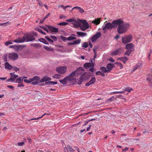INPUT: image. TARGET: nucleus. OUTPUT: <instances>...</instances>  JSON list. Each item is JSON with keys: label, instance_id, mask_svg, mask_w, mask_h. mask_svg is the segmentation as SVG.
Returning a JSON list of instances; mask_svg holds the SVG:
<instances>
[{"label": "nucleus", "instance_id": "f257e3e1", "mask_svg": "<svg viewBox=\"0 0 152 152\" xmlns=\"http://www.w3.org/2000/svg\"><path fill=\"white\" fill-rule=\"evenodd\" d=\"M118 23H117V27L118 26L117 31L119 34L126 33L130 27L129 24L124 22L122 20L119 19L117 20Z\"/></svg>", "mask_w": 152, "mask_h": 152}, {"label": "nucleus", "instance_id": "f03ea898", "mask_svg": "<svg viewBox=\"0 0 152 152\" xmlns=\"http://www.w3.org/2000/svg\"><path fill=\"white\" fill-rule=\"evenodd\" d=\"M117 20H114L112 23H107L105 24L104 26L102 28V30L106 32L107 29H110L117 27V23H118Z\"/></svg>", "mask_w": 152, "mask_h": 152}, {"label": "nucleus", "instance_id": "7ed1b4c3", "mask_svg": "<svg viewBox=\"0 0 152 152\" xmlns=\"http://www.w3.org/2000/svg\"><path fill=\"white\" fill-rule=\"evenodd\" d=\"M75 72H72L68 76L65 77L63 80H60L59 81L63 84H66L67 83V81H71L73 79V76Z\"/></svg>", "mask_w": 152, "mask_h": 152}, {"label": "nucleus", "instance_id": "20e7f679", "mask_svg": "<svg viewBox=\"0 0 152 152\" xmlns=\"http://www.w3.org/2000/svg\"><path fill=\"white\" fill-rule=\"evenodd\" d=\"M94 64L93 63L92 61H91V63H86L84 64L83 66L86 69H88L90 67H92L89 69V71L91 72L94 71Z\"/></svg>", "mask_w": 152, "mask_h": 152}, {"label": "nucleus", "instance_id": "39448f33", "mask_svg": "<svg viewBox=\"0 0 152 152\" xmlns=\"http://www.w3.org/2000/svg\"><path fill=\"white\" fill-rule=\"evenodd\" d=\"M132 38V36L130 35H126L122 37V42L124 43H127L130 42Z\"/></svg>", "mask_w": 152, "mask_h": 152}, {"label": "nucleus", "instance_id": "423d86ee", "mask_svg": "<svg viewBox=\"0 0 152 152\" xmlns=\"http://www.w3.org/2000/svg\"><path fill=\"white\" fill-rule=\"evenodd\" d=\"M66 67L65 66H60L56 68V71L58 73L63 74L66 71Z\"/></svg>", "mask_w": 152, "mask_h": 152}, {"label": "nucleus", "instance_id": "0eeeda50", "mask_svg": "<svg viewBox=\"0 0 152 152\" xmlns=\"http://www.w3.org/2000/svg\"><path fill=\"white\" fill-rule=\"evenodd\" d=\"M18 56L17 53H12L9 54L8 57L11 59L15 61L18 58Z\"/></svg>", "mask_w": 152, "mask_h": 152}, {"label": "nucleus", "instance_id": "6e6552de", "mask_svg": "<svg viewBox=\"0 0 152 152\" xmlns=\"http://www.w3.org/2000/svg\"><path fill=\"white\" fill-rule=\"evenodd\" d=\"M123 52V50L121 48H119L113 51L111 53L112 56H115L119 55Z\"/></svg>", "mask_w": 152, "mask_h": 152}, {"label": "nucleus", "instance_id": "1a4fd4ad", "mask_svg": "<svg viewBox=\"0 0 152 152\" xmlns=\"http://www.w3.org/2000/svg\"><path fill=\"white\" fill-rule=\"evenodd\" d=\"M24 42L32 41L35 39V38L33 36H24Z\"/></svg>", "mask_w": 152, "mask_h": 152}, {"label": "nucleus", "instance_id": "9d476101", "mask_svg": "<svg viewBox=\"0 0 152 152\" xmlns=\"http://www.w3.org/2000/svg\"><path fill=\"white\" fill-rule=\"evenodd\" d=\"M101 35V34L100 32H98L95 35L93 36L91 38V40L92 42H94L98 38H99Z\"/></svg>", "mask_w": 152, "mask_h": 152}, {"label": "nucleus", "instance_id": "9b49d317", "mask_svg": "<svg viewBox=\"0 0 152 152\" xmlns=\"http://www.w3.org/2000/svg\"><path fill=\"white\" fill-rule=\"evenodd\" d=\"M134 48V45L131 43L127 44L126 45L125 48H126L128 50H132V51L133 50Z\"/></svg>", "mask_w": 152, "mask_h": 152}, {"label": "nucleus", "instance_id": "f8f14e48", "mask_svg": "<svg viewBox=\"0 0 152 152\" xmlns=\"http://www.w3.org/2000/svg\"><path fill=\"white\" fill-rule=\"evenodd\" d=\"M78 20V21H77L75 19L73 22L72 23V24H73V26L77 27L80 26L81 23L80 21L81 20Z\"/></svg>", "mask_w": 152, "mask_h": 152}, {"label": "nucleus", "instance_id": "ddd939ff", "mask_svg": "<svg viewBox=\"0 0 152 152\" xmlns=\"http://www.w3.org/2000/svg\"><path fill=\"white\" fill-rule=\"evenodd\" d=\"M10 75L11 76V77L7 80L8 81H13L14 82L15 79L18 77V75H13V73H10Z\"/></svg>", "mask_w": 152, "mask_h": 152}, {"label": "nucleus", "instance_id": "4468645a", "mask_svg": "<svg viewBox=\"0 0 152 152\" xmlns=\"http://www.w3.org/2000/svg\"><path fill=\"white\" fill-rule=\"evenodd\" d=\"M96 79L95 77H92L91 80L88 82L86 83L85 85L86 86H88L90 85L94 84L96 81Z\"/></svg>", "mask_w": 152, "mask_h": 152}, {"label": "nucleus", "instance_id": "2eb2a0df", "mask_svg": "<svg viewBox=\"0 0 152 152\" xmlns=\"http://www.w3.org/2000/svg\"><path fill=\"white\" fill-rule=\"evenodd\" d=\"M15 43H22L24 42V36L22 38L18 37L17 39L14 40H12Z\"/></svg>", "mask_w": 152, "mask_h": 152}, {"label": "nucleus", "instance_id": "dca6fc26", "mask_svg": "<svg viewBox=\"0 0 152 152\" xmlns=\"http://www.w3.org/2000/svg\"><path fill=\"white\" fill-rule=\"evenodd\" d=\"M47 26L49 29L50 30L51 32H57L58 31V28H56L50 26Z\"/></svg>", "mask_w": 152, "mask_h": 152}, {"label": "nucleus", "instance_id": "f3484780", "mask_svg": "<svg viewBox=\"0 0 152 152\" xmlns=\"http://www.w3.org/2000/svg\"><path fill=\"white\" fill-rule=\"evenodd\" d=\"M81 23H82L83 25L81 26H83L86 28H89V24L86 20H81L80 21Z\"/></svg>", "mask_w": 152, "mask_h": 152}, {"label": "nucleus", "instance_id": "a211bd4d", "mask_svg": "<svg viewBox=\"0 0 152 152\" xmlns=\"http://www.w3.org/2000/svg\"><path fill=\"white\" fill-rule=\"evenodd\" d=\"M26 77H18V79H17L15 82L16 83H22L23 82V79L24 78H26Z\"/></svg>", "mask_w": 152, "mask_h": 152}, {"label": "nucleus", "instance_id": "6ab92c4d", "mask_svg": "<svg viewBox=\"0 0 152 152\" xmlns=\"http://www.w3.org/2000/svg\"><path fill=\"white\" fill-rule=\"evenodd\" d=\"M77 34L78 37H83L84 36H86L87 35V34L86 33L80 31H77Z\"/></svg>", "mask_w": 152, "mask_h": 152}, {"label": "nucleus", "instance_id": "aec40b11", "mask_svg": "<svg viewBox=\"0 0 152 152\" xmlns=\"http://www.w3.org/2000/svg\"><path fill=\"white\" fill-rule=\"evenodd\" d=\"M51 80V78L50 77H45L41 79L40 82L41 83L46 82L47 81H50Z\"/></svg>", "mask_w": 152, "mask_h": 152}, {"label": "nucleus", "instance_id": "412c9836", "mask_svg": "<svg viewBox=\"0 0 152 152\" xmlns=\"http://www.w3.org/2000/svg\"><path fill=\"white\" fill-rule=\"evenodd\" d=\"M100 18H97L94 20L93 21H92V22L94 23L95 25H97L99 24L100 22Z\"/></svg>", "mask_w": 152, "mask_h": 152}, {"label": "nucleus", "instance_id": "4be33fe9", "mask_svg": "<svg viewBox=\"0 0 152 152\" xmlns=\"http://www.w3.org/2000/svg\"><path fill=\"white\" fill-rule=\"evenodd\" d=\"M82 69V68H80L77 69L75 72H75L73 77L75 76V74H77L78 75H80L82 73L81 70Z\"/></svg>", "mask_w": 152, "mask_h": 152}, {"label": "nucleus", "instance_id": "5701e85b", "mask_svg": "<svg viewBox=\"0 0 152 152\" xmlns=\"http://www.w3.org/2000/svg\"><path fill=\"white\" fill-rule=\"evenodd\" d=\"M101 71L103 73L110 72V70H107L104 66H102L100 68Z\"/></svg>", "mask_w": 152, "mask_h": 152}, {"label": "nucleus", "instance_id": "b1692460", "mask_svg": "<svg viewBox=\"0 0 152 152\" xmlns=\"http://www.w3.org/2000/svg\"><path fill=\"white\" fill-rule=\"evenodd\" d=\"M5 67L6 68L10 70L13 68V66L7 62L5 63Z\"/></svg>", "mask_w": 152, "mask_h": 152}, {"label": "nucleus", "instance_id": "393cba45", "mask_svg": "<svg viewBox=\"0 0 152 152\" xmlns=\"http://www.w3.org/2000/svg\"><path fill=\"white\" fill-rule=\"evenodd\" d=\"M114 64L111 63L108 64L107 66V70H110H110L112 69L114 66Z\"/></svg>", "mask_w": 152, "mask_h": 152}, {"label": "nucleus", "instance_id": "a878e982", "mask_svg": "<svg viewBox=\"0 0 152 152\" xmlns=\"http://www.w3.org/2000/svg\"><path fill=\"white\" fill-rule=\"evenodd\" d=\"M121 61L124 64H125L126 61L128 60V58L126 56L121 57L120 58Z\"/></svg>", "mask_w": 152, "mask_h": 152}, {"label": "nucleus", "instance_id": "bb28decb", "mask_svg": "<svg viewBox=\"0 0 152 152\" xmlns=\"http://www.w3.org/2000/svg\"><path fill=\"white\" fill-rule=\"evenodd\" d=\"M57 83V82L49 81L45 83V84L46 85H53L55 84H56Z\"/></svg>", "mask_w": 152, "mask_h": 152}, {"label": "nucleus", "instance_id": "cd10ccee", "mask_svg": "<svg viewBox=\"0 0 152 152\" xmlns=\"http://www.w3.org/2000/svg\"><path fill=\"white\" fill-rule=\"evenodd\" d=\"M39 80V78L38 77L36 76L33 77V78H31L30 79L31 82L33 81L38 82Z\"/></svg>", "mask_w": 152, "mask_h": 152}, {"label": "nucleus", "instance_id": "c85d7f7f", "mask_svg": "<svg viewBox=\"0 0 152 152\" xmlns=\"http://www.w3.org/2000/svg\"><path fill=\"white\" fill-rule=\"evenodd\" d=\"M38 41L46 44L48 45L49 44L48 43L46 40L43 38H41L39 39Z\"/></svg>", "mask_w": 152, "mask_h": 152}, {"label": "nucleus", "instance_id": "c756f323", "mask_svg": "<svg viewBox=\"0 0 152 152\" xmlns=\"http://www.w3.org/2000/svg\"><path fill=\"white\" fill-rule=\"evenodd\" d=\"M142 64H137L134 67L133 69V70L132 71H135L137 69L139 68H141L142 66Z\"/></svg>", "mask_w": 152, "mask_h": 152}, {"label": "nucleus", "instance_id": "7c9ffc66", "mask_svg": "<svg viewBox=\"0 0 152 152\" xmlns=\"http://www.w3.org/2000/svg\"><path fill=\"white\" fill-rule=\"evenodd\" d=\"M146 79L147 80L151 82L152 81V75H148Z\"/></svg>", "mask_w": 152, "mask_h": 152}, {"label": "nucleus", "instance_id": "2f4dec72", "mask_svg": "<svg viewBox=\"0 0 152 152\" xmlns=\"http://www.w3.org/2000/svg\"><path fill=\"white\" fill-rule=\"evenodd\" d=\"M46 50L48 51L53 50V49L51 47H49L47 46H44L43 47Z\"/></svg>", "mask_w": 152, "mask_h": 152}, {"label": "nucleus", "instance_id": "473e14b6", "mask_svg": "<svg viewBox=\"0 0 152 152\" xmlns=\"http://www.w3.org/2000/svg\"><path fill=\"white\" fill-rule=\"evenodd\" d=\"M77 39L76 38L74 37L73 36H70L68 37L67 38V40L68 41H69L70 40H73L74 39Z\"/></svg>", "mask_w": 152, "mask_h": 152}, {"label": "nucleus", "instance_id": "72a5a7b5", "mask_svg": "<svg viewBox=\"0 0 152 152\" xmlns=\"http://www.w3.org/2000/svg\"><path fill=\"white\" fill-rule=\"evenodd\" d=\"M67 148L70 152H74L75 151L72 147L69 145H67Z\"/></svg>", "mask_w": 152, "mask_h": 152}, {"label": "nucleus", "instance_id": "f704fd0d", "mask_svg": "<svg viewBox=\"0 0 152 152\" xmlns=\"http://www.w3.org/2000/svg\"><path fill=\"white\" fill-rule=\"evenodd\" d=\"M81 42V39H78L77 40L74 41H73V43L74 45H76V44H80Z\"/></svg>", "mask_w": 152, "mask_h": 152}, {"label": "nucleus", "instance_id": "c9c22d12", "mask_svg": "<svg viewBox=\"0 0 152 152\" xmlns=\"http://www.w3.org/2000/svg\"><path fill=\"white\" fill-rule=\"evenodd\" d=\"M88 46V44L87 42H85L82 44V46L83 47L87 48Z\"/></svg>", "mask_w": 152, "mask_h": 152}, {"label": "nucleus", "instance_id": "e433bc0d", "mask_svg": "<svg viewBox=\"0 0 152 152\" xmlns=\"http://www.w3.org/2000/svg\"><path fill=\"white\" fill-rule=\"evenodd\" d=\"M132 90V88L130 87H128L125 88L124 90L126 91H128V92H130Z\"/></svg>", "mask_w": 152, "mask_h": 152}, {"label": "nucleus", "instance_id": "4c0bfd02", "mask_svg": "<svg viewBox=\"0 0 152 152\" xmlns=\"http://www.w3.org/2000/svg\"><path fill=\"white\" fill-rule=\"evenodd\" d=\"M68 24V23L67 22H62L58 24V25L60 26H65L67 25Z\"/></svg>", "mask_w": 152, "mask_h": 152}, {"label": "nucleus", "instance_id": "58836bf2", "mask_svg": "<svg viewBox=\"0 0 152 152\" xmlns=\"http://www.w3.org/2000/svg\"><path fill=\"white\" fill-rule=\"evenodd\" d=\"M31 45L32 46L36 48H38L39 46V45L37 43H33L31 44Z\"/></svg>", "mask_w": 152, "mask_h": 152}, {"label": "nucleus", "instance_id": "ea45409f", "mask_svg": "<svg viewBox=\"0 0 152 152\" xmlns=\"http://www.w3.org/2000/svg\"><path fill=\"white\" fill-rule=\"evenodd\" d=\"M61 7H62L63 8V9L64 10H65L66 8L68 7H72L71 5L69 6V5H66L65 6H64L63 5H61L60 6Z\"/></svg>", "mask_w": 152, "mask_h": 152}, {"label": "nucleus", "instance_id": "a19ab883", "mask_svg": "<svg viewBox=\"0 0 152 152\" xmlns=\"http://www.w3.org/2000/svg\"><path fill=\"white\" fill-rule=\"evenodd\" d=\"M60 75L59 74H56L53 76V77L55 78L59 79L60 78Z\"/></svg>", "mask_w": 152, "mask_h": 152}, {"label": "nucleus", "instance_id": "79ce46f5", "mask_svg": "<svg viewBox=\"0 0 152 152\" xmlns=\"http://www.w3.org/2000/svg\"><path fill=\"white\" fill-rule=\"evenodd\" d=\"M132 52V50H127V51H126L125 53V55H127L128 56H129L131 53Z\"/></svg>", "mask_w": 152, "mask_h": 152}, {"label": "nucleus", "instance_id": "37998d69", "mask_svg": "<svg viewBox=\"0 0 152 152\" xmlns=\"http://www.w3.org/2000/svg\"><path fill=\"white\" fill-rule=\"evenodd\" d=\"M45 38L47 40H48L49 42H53V41L50 38H49L48 37L46 36L45 37Z\"/></svg>", "mask_w": 152, "mask_h": 152}, {"label": "nucleus", "instance_id": "c03bdc74", "mask_svg": "<svg viewBox=\"0 0 152 152\" xmlns=\"http://www.w3.org/2000/svg\"><path fill=\"white\" fill-rule=\"evenodd\" d=\"M45 114H43L41 117H39L38 118H31V119L30 120H29V121H31V120H38L39 119V118H42L43 117V116L45 115Z\"/></svg>", "mask_w": 152, "mask_h": 152}, {"label": "nucleus", "instance_id": "a18cd8bd", "mask_svg": "<svg viewBox=\"0 0 152 152\" xmlns=\"http://www.w3.org/2000/svg\"><path fill=\"white\" fill-rule=\"evenodd\" d=\"M124 91H115L113 92V94H123L124 93Z\"/></svg>", "mask_w": 152, "mask_h": 152}, {"label": "nucleus", "instance_id": "49530a36", "mask_svg": "<svg viewBox=\"0 0 152 152\" xmlns=\"http://www.w3.org/2000/svg\"><path fill=\"white\" fill-rule=\"evenodd\" d=\"M35 30L39 32H40L41 33L42 32V31L40 28L38 27H36L35 28Z\"/></svg>", "mask_w": 152, "mask_h": 152}, {"label": "nucleus", "instance_id": "de8ad7c7", "mask_svg": "<svg viewBox=\"0 0 152 152\" xmlns=\"http://www.w3.org/2000/svg\"><path fill=\"white\" fill-rule=\"evenodd\" d=\"M80 28L81 30L83 31H85L86 29L87 28H86L83 26H80Z\"/></svg>", "mask_w": 152, "mask_h": 152}, {"label": "nucleus", "instance_id": "09e8293b", "mask_svg": "<svg viewBox=\"0 0 152 152\" xmlns=\"http://www.w3.org/2000/svg\"><path fill=\"white\" fill-rule=\"evenodd\" d=\"M12 44V42L10 41H7L6 42L5 44L7 46L9 45V44Z\"/></svg>", "mask_w": 152, "mask_h": 152}, {"label": "nucleus", "instance_id": "8fccbe9b", "mask_svg": "<svg viewBox=\"0 0 152 152\" xmlns=\"http://www.w3.org/2000/svg\"><path fill=\"white\" fill-rule=\"evenodd\" d=\"M14 49L17 50H18L20 48V45L18 46L16 45H14Z\"/></svg>", "mask_w": 152, "mask_h": 152}, {"label": "nucleus", "instance_id": "3c124183", "mask_svg": "<svg viewBox=\"0 0 152 152\" xmlns=\"http://www.w3.org/2000/svg\"><path fill=\"white\" fill-rule=\"evenodd\" d=\"M124 135H123L120 137V139L122 141H123L126 140V139L124 137Z\"/></svg>", "mask_w": 152, "mask_h": 152}, {"label": "nucleus", "instance_id": "603ef678", "mask_svg": "<svg viewBox=\"0 0 152 152\" xmlns=\"http://www.w3.org/2000/svg\"><path fill=\"white\" fill-rule=\"evenodd\" d=\"M61 39L64 41H65L66 40H67V38H66V37H64L63 36H61Z\"/></svg>", "mask_w": 152, "mask_h": 152}, {"label": "nucleus", "instance_id": "864d4df0", "mask_svg": "<svg viewBox=\"0 0 152 152\" xmlns=\"http://www.w3.org/2000/svg\"><path fill=\"white\" fill-rule=\"evenodd\" d=\"M50 38L54 40V41H56L57 40V38L54 36L51 35L50 36Z\"/></svg>", "mask_w": 152, "mask_h": 152}, {"label": "nucleus", "instance_id": "5fc2aeb1", "mask_svg": "<svg viewBox=\"0 0 152 152\" xmlns=\"http://www.w3.org/2000/svg\"><path fill=\"white\" fill-rule=\"evenodd\" d=\"M40 27L41 28H42L43 29H44V30L46 31L47 32H48V29L46 28L44 26H40Z\"/></svg>", "mask_w": 152, "mask_h": 152}, {"label": "nucleus", "instance_id": "6e6d98bb", "mask_svg": "<svg viewBox=\"0 0 152 152\" xmlns=\"http://www.w3.org/2000/svg\"><path fill=\"white\" fill-rule=\"evenodd\" d=\"M75 20L74 19H72V18H70L69 19H67L66 20V21L68 22H73L74 20Z\"/></svg>", "mask_w": 152, "mask_h": 152}, {"label": "nucleus", "instance_id": "4d7b16f0", "mask_svg": "<svg viewBox=\"0 0 152 152\" xmlns=\"http://www.w3.org/2000/svg\"><path fill=\"white\" fill-rule=\"evenodd\" d=\"M13 68V69L16 72L19 71L20 70V69L19 68H17L15 66H14Z\"/></svg>", "mask_w": 152, "mask_h": 152}, {"label": "nucleus", "instance_id": "13d9d810", "mask_svg": "<svg viewBox=\"0 0 152 152\" xmlns=\"http://www.w3.org/2000/svg\"><path fill=\"white\" fill-rule=\"evenodd\" d=\"M79 11L80 13H83L84 12V10H83V9L80 7L79 9L78 10Z\"/></svg>", "mask_w": 152, "mask_h": 152}, {"label": "nucleus", "instance_id": "bf43d9fd", "mask_svg": "<svg viewBox=\"0 0 152 152\" xmlns=\"http://www.w3.org/2000/svg\"><path fill=\"white\" fill-rule=\"evenodd\" d=\"M24 144V142H18V145L19 146H22Z\"/></svg>", "mask_w": 152, "mask_h": 152}, {"label": "nucleus", "instance_id": "052dcab7", "mask_svg": "<svg viewBox=\"0 0 152 152\" xmlns=\"http://www.w3.org/2000/svg\"><path fill=\"white\" fill-rule=\"evenodd\" d=\"M129 149V148L127 147H126L124 149H122V151L123 152H126V151H128Z\"/></svg>", "mask_w": 152, "mask_h": 152}, {"label": "nucleus", "instance_id": "680f3d73", "mask_svg": "<svg viewBox=\"0 0 152 152\" xmlns=\"http://www.w3.org/2000/svg\"><path fill=\"white\" fill-rule=\"evenodd\" d=\"M93 51L94 53V58L96 56V49H93Z\"/></svg>", "mask_w": 152, "mask_h": 152}, {"label": "nucleus", "instance_id": "e2e57ef3", "mask_svg": "<svg viewBox=\"0 0 152 152\" xmlns=\"http://www.w3.org/2000/svg\"><path fill=\"white\" fill-rule=\"evenodd\" d=\"M24 81L26 83H30L31 82V80L29 81L28 80L26 79H24Z\"/></svg>", "mask_w": 152, "mask_h": 152}, {"label": "nucleus", "instance_id": "0e129e2a", "mask_svg": "<svg viewBox=\"0 0 152 152\" xmlns=\"http://www.w3.org/2000/svg\"><path fill=\"white\" fill-rule=\"evenodd\" d=\"M80 7H78V6H76V7H74L73 8L72 10H71V11H72V10L74 9H76L77 10H78L79 9V8H80Z\"/></svg>", "mask_w": 152, "mask_h": 152}, {"label": "nucleus", "instance_id": "69168bd1", "mask_svg": "<svg viewBox=\"0 0 152 152\" xmlns=\"http://www.w3.org/2000/svg\"><path fill=\"white\" fill-rule=\"evenodd\" d=\"M114 97L113 96H112L111 97L109 98L108 99V100L110 101L111 102L114 100Z\"/></svg>", "mask_w": 152, "mask_h": 152}, {"label": "nucleus", "instance_id": "338daca9", "mask_svg": "<svg viewBox=\"0 0 152 152\" xmlns=\"http://www.w3.org/2000/svg\"><path fill=\"white\" fill-rule=\"evenodd\" d=\"M152 52V51L151 50H150L149 52L148 53V58L149 59L150 58V56L151 54V53Z\"/></svg>", "mask_w": 152, "mask_h": 152}, {"label": "nucleus", "instance_id": "774afa93", "mask_svg": "<svg viewBox=\"0 0 152 152\" xmlns=\"http://www.w3.org/2000/svg\"><path fill=\"white\" fill-rule=\"evenodd\" d=\"M68 148H67V147H65L64 148V150L65 152H68Z\"/></svg>", "mask_w": 152, "mask_h": 152}]
</instances>
